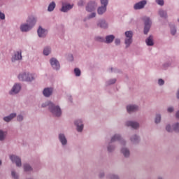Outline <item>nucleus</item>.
<instances>
[{
	"label": "nucleus",
	"mask_w": 179,
	"mask_h": 179,
	"mask_svg": "<svg viewBox=\"0 0 179 179\" xmlns=\"http://www.w3.org/2000/svg\"><path fill=\"white\" fill-rule=\"evenodd\" d=\"M48 111L55 117H61L62 115V110L59 105H57L51 101H46L41 104V108H47Z\"/></svg>",
	"instance_id": "nucleus-1"
},
{
	"label": "nucleus",
	"mask_w": 179,
	"mask_h": 179,
	"mask_svg": "<svg viewBox=\"0 0 179 179\" xmlns=\"http://www.w3.org/2000/svg\"><path fill=\"white\" fill-rule=\"evenodd\" d=\"M36 78V74L29 72H22L18 75V80L20 81L32 82Z\"/></svg>",
	"instance_id": "nucleus-2"
},
{
	"label": "nucleus",
	"mask_w": 179,
	"mask_h": 179,
	"mask_svg": "<svg viewBox=\"0 0 179 179\" xmlns=\"http://www.w3.org/2000/svg\"><path fill=\"white\" fill-rule=\"evenodd\" d=\"M124 44H125V48H128L131 46V45L133 43V36H134V32L132 31H127L124 32Z\"/></svg>",
	"instance_id": "nucleus-3"
},
{
	"label": "nucleus",
	"mask_w": 179,
	"mask_h": 179,
	"mask_svg": "<svg viewBox=\"0 0 179 179\" xmlns=\"http://www.w3.org/2000/svg\"><path fill=\"white\" fill-rule=\"evenodd\" d=\"M143 23H144L143 34L145 35H148L152 27V21L150 19V17H146L143 18Z\"/></svg>",
	"instance_id": "nucleus-4"
},
{
	"label": "nucleus",
	"mask_w": 179,
	"mask_h": 179,
	"mask_svg": "<svg viewBox=\"0 0 179 179\" xmlns=\"http://www.w3.org/2000/svg\"><path fill=\"white\" fill-rule=\"evenodd\" d=\"M139 110L140 106L138 104L129 103L126 106V111L129 115L136 113Z\"/></svg>",
	"instance_id": "nucleus-5"
},
{
	"label": "nucleus",
	"mask_w": 179,
	"mask_h": 179,
	"mask_svg": "<svg viewBox=\"0 0 179 179\" xmlns=\"http://www.w3.org/2000/svg\"><path fill=\"white\" fill-rule=\"evenodd\" d=\"M57 139L62 148H66L68 145V139L64 133H59L57 135Z\"/></svg>",
	"instance_id": "nucleus-6"
},
{
	"label": "nucleus",
	"mask_w": 179,
	"mask_h": 179,
	"mask_svg": "<svg viewBox=\"0 0 179 179\" xmlns=\"http://www.w3.org/2000/svg\"><path fill=\"white\" fill-rule=\"evenodd\" d=\"M73 124L76 127V129L78 132L81 133L84 130V122L82 119H77L73 121Z\"/></svg>",
	"instance_id": "nucleus-7"
},
{
	"label": "nucleus",
	"mask_w": 179,
	"mask_h": 179,
	"mask_svg": "<svg viewBox=\"0 0 179 179\" xmlns=\"http://www.w3.org/2000/svg\"><path fill=\"white\" fill-rule=\"evenodd\" d=\"M50 64L51 66V68L56 71H58L60 70L61 66L59 62L55 57H52L49 60Z\"/></svg>",
	"instance_id": "nucleus-8"
},
{
	"label": "nucleus",
	"mask_w": 179,
	"mask_h": 179,
	"mask_svg": "<svg viewBox=\"0 0 179 179\" xmlns=\"http://www.w3.org/2000/svg\"><path fill=\"white\" fill-rule=\"evenodd\" d=\"M124 125L127 127H131L134 130H138L141 127V124L137 121L128 120L125 122Z\"/></svg>",
	"instance_id": "nucleus-9"
},
{
	"label": "nucleus",
	"mask_w": 179,
	"mask_h": 179,
	"mask_svg": "<svg viewBox=\"0 0 179 179\" xmlns=\"http://www.w3.org/2000/svg\"><path fill=\"white\" fill-rule=\"evenodd\" d=\"M98 4L95 1H90L85 6V10L87 13L94 12L96 9Z\"/></svg>",
	"instance_id": "nucleus-10"
},
{
	"label": "nucleus",
	"mask_w": 179,
	"mask_h": 179,
	"mask_svg": "<svg viewBox=\"0 0 179 179\" xmlns=\"http://www.w3.org/2000/svg\"><path fill=\"white\" fill-rule=\"evenodd\" d=\"M9 158L10 160H11V162L15 163V166L17 167L22 166V159L19 156L16 155H10Z\"/></svg>",
	"instance_id": "nucleus-11"
},
{
	"label": "nucleus",
	"mask_w": 179,
	"mask_h": 179,
	"mask_svg": "<svg viewBox=\"0 0 179 179\" xmlns=\"http://www.w3.org/2000/svg\"><path fill=\"white\" fill-rule=\"evenodd\" d=\"M74 4H71L66 2H62V8H60V11L62 13H68L71 9L73 8Z\"/></svg>",
	"instance_id": "nucleus-12"
},
{
	"label": "nucleus",
	"mask_w": 179,
	"mask_h": 179,
	"mask_svg": "<svg viewBox=\"0 0 179 179\" xmlns=\"http://www.w3.org/2000/svg\"><path fill=\"white\" fill-rule=\"evenodd\" d=\"M147 4H148L147 0H142L141 1H138V3H136L134 5L133 8L135 10H143L145 8V7Z\"/></svg>",
	"instance_id": "nucleus-13"
},
{
	"label": "nucleus",
	"mask_w": 179,
	"mask_h": 179,
	"mask_svg": "<svg viewBox=\"0 0 179 179\" xmlns=\"http://www.w3.org/2000/svg\"><path fill=\"white\" fill-rule=\"evenodd\" d=\"M120 154L126 159H128L131 157V150L130 148L127 146H123L120 148Z\"/></svg>",
	"instance_id": "nucleus-14"
},
{
	"label": "nucleus",
	"mask_w": 179,
	"mask_h": 179,
	"mask_svg": "<svg viewBox=\"0 0 179 179\" xmlns=\"http://www.w3.org/2000/svg\"><path fill=\"white\" fill-rule=\"evenodd\" d=\"M96 27L102 29H108L109 24L105 19H101L96 22Z\"/></svg>",
	"instance_id": "nucleus-15"
},
{
	"label": "nucleus",
	"mask_w": 179,
	"mask_h": 179,
	"mask_svg": "<svg viewBox=\"0 0 179 179\" xmlns=\"http://www.w3.org/2000/svg\"><path fill=\"white\" fill-rule=\"evenodd\" d=\"M22 89V86L20 83H15L14 84V86H13V88H11V90L8 92L10 95H15L18 94Z\"/></svg>",
	"instance_id": "nucleus-16"
},
{
	"label": "nucleus",
	"mask_w": 179,
	"mask_h": 179,
	"mask_svg": "<svg viewBox=\"0 0 179 179\" xmlns=\"http://www.w3.org/2000/svg\"><path fill=\"white\" fill-rule=\"evenodd\" d=\"M22 59V50L14 52V55L11 57V62L15 63L16 61H20Z\"/></svg>",
	"instance_id": "nucleus-17"
},
{
	"label": "nucleus",
	"mask_w": 179,
	"mask_h": 179,
	"mask_svg": "<svg viewBox=\"0 0 179 179\" xmlns=\"http://www.w3.org/2000/svg\"><path fill=\"white\" fill-rule=\"evenodd\" d=\"M129 141L133 145H137L141 142V137L138 134H134L130 136Z\"/></svg>",
	"instance_id": "nucleus-18"
},
{
	"label": "nucleus",
	"mask_w": 179,
	"mask_h": 179,
	"mask_svg": "<svg viewBox=\"0 0 179 179\" xmlns=\"http://www.w3.org/2000/svg\"><path fill=\"white\" fill-rule=\"evenodd\" d=\"M37 22V17L34 16H29L27 19V24L33 29Z\"/></svg>",
	"instance_id": "nucleus-19"
},
{
	"label": "nucleus",
	"mask_w": 179,
	"mask_h": 179,
	"mask_svg": "<svg viewBox=\"0 0 179 179\" xmlns=\"http://www.w3.org/2000/svg\"><path fill=\"white\" fill-rule=\"evenodd\" d=\"M16 117H17V113H13L11 114L3 117V121H4L6 123H10Z\"/></svg>",
	"instance_id": "nucleus-20"
},
{
	"label": "nucleus",
	"mask_w": 179,
	"mask_h": 179,
	"mask_svg": "<svg viewBox=\"0 0 179 179\" xmlns=\"http://www.w3.org/2000/svg\"><path fill=\"white\" fill-rule=\"evenodd\" d=\"M106 150L108 153H113L116 150V145L109 141L106 145Z\"/></svg>",
	"instance_id": "nucleus-21"
},
{
	"label": "nucleus",
	"mask_w": 179,
	"mask_h": 179,
	"mask_svg": "<svg viewBox=\"0 0 179 179\" xmlns=\"http://www.w3.org/2000/svg\"><path fill=\"white\" fill-rule=\"evenodd\" d=\"M48 31L45 29H43L42 27H39L38 29V36H39V38H44L46 37Z\"/></svg>",
	"instance_id": "nucleus-22"
},
{
	"label": "nucleus",
	"mask_w": 179,
	"mask_h": 179,
	"mask_svg": "<svg viewBox=\"0 0 179 179\" xmlns=\"http://www.w3.org/2000/svg\"><path fill=\"white\" fill-rule=\"evenodd\" d=\"M53 93V88L52 87H46L44 88L43 90V95L45 97H50L52 95Z\"/></svg>",
	"instance_id": "nucleus-23"
},
{
	"label": "nucleus",
	"mask_w": 179,
	"mask_h": 179,
	"mask_svg": "<svg viewBox=\"0 0 179 179\" xmlns=\"http://www.w3.org/2000/svg\"><path fill=\"white\" fill-rule=\"evenodd\" d=\"M32 29L33 28H31V26L29 25V24H27V22L21 24V26H20V30H21V31L22 32H28L31 31Z\"/></svg>",
	"instance_id": "nucleus-24"
},
{
	"label": "nucleus",
	"mask_w": 179,
	"mask_h": 179,
	"mask_svg": "<svg viewBox=\"0 0 179 179\" xmlns=\"http://www.w3.org/2000/svg\"><path fill=\"white\" fill-rule=\"evenodd\" d=\"M146 45L153 46L155 45L154 36L150 35L145 41Z\"/></svg>",
	"instance_id": "nucleus-25"
},
{
	"label": "nucleus",
	"mask_w": 179,
	"mask_h": 179,
	"mask_svg": "<svg viewBox=\"0 0 179 179\" xmlns=\"http://www.w3.org/2000/svg\"><path fill=\"white\" fill-rule=\"evenodd\" d=\"M115 39V36L114 35H108L105 37L104 43L106 44H111Z\"/></svg>",
	"instance_id": "nucleus-26"
},
{
	"label": "nucleus",
	"mask_w": 179,
	"mask_h": 179,
	"mask_svg": "<svg viewBox=\"0 0 179 179\" xmlns=\"http://www.w3.org/2000/svg\"><path fill=\"white\" fill-rule=\"evenodd\" d=\"M122 136L120 134H115L110 137V142L115 143L116 141H118L121 139V137Z\"/></svg>",
	"instance_id": "nucleus-27"
},
{
	"label": "nucleus",
	"mask_w": 179,
	"mask_h": 179,
	"mask_svg": "<svg viewBox=\"0 0 179 179\" xmlns=\"http://www.w3.org/2000/svg\"><path fill=\"white\" fill-rule=\"evenodd\" d=\"M162 120V115L160 113L155 114V118H154V122L155 124L158 125L161 124Z\"/></svg>",
	"instance_id": "nucleus-28"
},
{
	"label": "nucleus",
	"mask_w": 179,
	"mask_h": 179,
	"mask_svg": "<svg viewBox=\"0 0 179 179\" xmlns=\"http://www.w3.org/2000/svg\"><path fill=\"white\" fill-rule=\"evenodd\" d=\"M52 53V48L50 46H45L43 50V55L44 56H49Z\"/></svg>",
	"instance_id": "nucleus-29"
},
{
	"label": "nucleus",
	"mask_w": 179,
	"mask_h": 179,
	"mask_svg": "<svg viewBox=\"0 0 179 179\" xmlns=\"http://www.w3.org/2000/svg\"><path fill=\"white\" fill-rule=\"evenodd\" d=\"M107 11V7L101 6L99 7L96 10L97 14L99 15H103L104 13H106Z\"/></svg>",
	"instance_id": "nucleus-30"
},
{
	"label": "nucleus",
	"mask_w": 179,
	"mask_h": 179,
	"mask_svg": "<svg viewBox=\"0 0 179 179\" xmlns=\"http://www.w3.org/2000/svg\"><path fill=\"white\" fill-rule=\"evenodd\" d=\"M158 15L162 18H164V19H167L168 18L167 11H166V10L162 9V8L158 10Z\"/></svg>",
	"instance_id": "nucleus-31"
},
{
	"label": "nucleus",
	"mask_w": 179,
	"mask_h": 179,
	"mask_svg": "<svg viewBox=\"0 0 179 179\" xmlns=\"http://www.w3.org/2000/svg\"><path fill=\"white\" fill-rule=\"evenodd\" d=\"M172 66V62H166L162 64V69L166 71L169 69V68Z\"/></svg>",
	"instance_id": "nucleus-32"
},
{
	"label": "nucleus",
	"mask_w": 179,
	"mask_h": 179,
	"mask_svg": "<svg viewBox=\"0 0 179 179\" xmlns=\"http://www.w3.org/2000/svg\"><path fill=\"white\" fill-rule=\"evenodd\" d=\"M56 8V3L55 1H52L51 3H49L47 10L48 12H52L55 10Z\"/></svg>",
	"instance_id": "nucleus-33"
},
{
	"label": "nucleus",
	"mask_w": 179,
	"mask_h": 179,
	"mask_svg": "<svg viewBox=\"0 0 179 179\" xmlns=\"http://www.w3.org/2000/svg\"><path fill=\"white\" fill-rule=\"evenodd\" d=\"M170 33L172 36H176L177 34V27L175 24L170 25Z\"/></svg>",
	"instance_id": "nucleus-34"
},
{
	"label": "nucleus",
	"mask_w": 179,
	"mask_h": 179,
	"mask_svg": "<svg viewBox=\"0 0 179 179\" xmlns=\"http://www.w3.org/2000/svg\"><path fill=\"white\" fill-rule=\"evenodd\" d=\"M117 83V79L116 78H111L106 81L105 85L106 87L113 85Z\"/></svg>",
	"instance_id": "nucleus-35"
},
{
	"label": "nucleus",
	"mask_w": 179,
	"mask_h": 179,
	"mask_svg": "<svg viewBox=\"0 0 179 179\" xmlns=\"http://www.w3.org/2000/svg\"><path fill=\"white\" fill-rule=\"evenodd\" d=\"M24 171L25 172H31L33 171V168L29 164H24L23 165Z\"/></svg>",
	"instance_id": "nucleus-36"
},
{
	"label": "nucleus",
	"mask_w": 179,
	"mask_h": 179,
	"mask_svg": "<svg viewBox=\"0 0 179 179\" xmlns=\"http://www.w3.org/2000/svg\"><path fill=\"white\" fill-rule=\"evenodd\" d=\"M7 132L0 129V141H5L6 138Z\"/></svg>",
	"instance_id": "nucleus-37"
},
{
	"label": "nucleus",
	"mask_w": 179,
	"mask_h": 179,
	"mask_svg": "<svg viewBox=\"0 0 179 179\" xmlns=\"http://www.w3.org/2000/svg\"><path fill=\"white\" fill-rule=\"evenodd\" d=\"M11 178L13 179H20V175L14 169L11 170Z\"/></svg>",
	"instance_id": "nucleus-38"
},
{
	"label": "nucleus",
	"mask_w": 179,
	"mask_h": 179,
	"mask_svg": "<svg viewBox=\"0 0 179 179\" xmlns=\"http://www.w3.org/2000/svg\"><path fill=\"white\" fill-rule=\"evenodd\" d=\"M173 130L174 132L179 134V122H175L173 124Z\"/></svg>",
	"instance_id": "nucleus-39"
},
{
	"label": "nucleus",
	"mask_w": 179,
	"mask_h": 179,
	"mask_svg": "<svg viewBox=\"0 0 179 179\" xmlns=\"http://www.w3.org/2000/svg\"><path fill=\"white\" fill-rule=\"evenodd\" d=\"M108 179H120V177L117 174L110 173L106 176Z\"/></svg>",
	"instance_id": "nucleus-40"
},
{
	"label": "nucleus",
	"mask_w": 179,
	"mask_h": 179,
	"mask_svg": "<svg viewBox=\"0 0 179 179\" xmlns=\"http://www.w3.org/2000/svg\"><path fill=\"white\" fill-rule=\"evenodd\" d=\"M94 41L99 43H104L105 38L103 36H96L94 38Z\"/></svg>",
	"instance_id": "nucleus-41"
},
{
	"label": "nucleus",
	"mask_w": 179,
	"mask_h": 179,
	"mask_svg": "<svg viewBox=\"0 0 179 179\" xmlns=\"http://www.w3.org/2000/svg\"><path fill=\"white\" fill-rule=\"evenodd\" d=\"M118 142L121 145H122V147H126L127 144V141L122 136L120 138Z\"/></svg>",
	"instance_id": "nucleus-42"
},
{
	"label": "nucleus",
	"mask_w": 179,
	"mask_h": 179,
	"mask_svg": "<svg viewBox=\"0 0 179 179\" xmlns=\"http://www.w3.org/2000/svg\"><path fill=\"white\" fill-rule=\"evenodd\" d=\"M75 76L76 77H80L81 76V71L80 69L78 68H75L73 70Z\"/></svg>",
	"instance_id": "nucleus-43"
},
{
	"label": "nucleus",
	"mask_w": 179,
	"mask_h": 179,
	"mask_svg": "<svg viewBox=\"0 0 179 179\" xmlns=\"http://www.w3.org/2000/svg\"><path fill=\"white\" fill-rule=\"evenodd\" d=\"M166 131H168V132H169V133H172V132H173V125L171 126V124H167L166 126Z\"/></svg>",
	"instance_id": "nucleus-44"
},
{
	"label": "nucleus",
	"mask_w": 179,
	"mask_h": 179,
	"mask_svg": "<svg viewBox=\"0 0 179 179\" xmlns=\"http://www.w3.org/2000/svg\"><path fill=\"white\" fill-rule=\"evenodd\" d=\"M175 107L173 106H169L166 108V111L168 113H173L175 112Z\"/></svg>",
	"instance_id": "nucleus-45"
},
{
	"label": "nucleus",
	"mask_w": 179,
	"mask_h": 179,
	"mask_svg": "<svg viewBox=\"0 0 179 179\" xmlns=\"http://www.w3.org/2000/svg\"><path fill=\"white\" fill-rule=\"evenodd\" d=\"M108 0H100V3L101 6L106 7L107 8L108 5Z\"/></svg>",
	"instance_id": "nucleus-46"
},
{
	"label": "nucleus",
	"mask_w": 179,
	"mask_h": 179,
	"mask_svg": "<svg viewBox=\"0 0 179 179\" xmlns=\"http://www.w3.org/2000/svg\"><path fill=\"white\" fill-rule=\"evenodd\" d=\"M157 85L160 87H162L165 85V80H163L162 78H159L157 80Z\"/></svg>",
	"instance_id": "nucleus-47"
},
{
	"label": "nucleus",
	"mask_w": 179,
	"mask_h": 179,
	"mask_svg": "<svg viewBox=\"0 0 179 179\" xmlns=\"http://www.w3.org/2000/svg\"><path fill=\"white\" fill-rule=\"evenodd\" d=\"M24 120V117L23 115L20 114L18 115H17V122H21Z\"/></svg>",
	"instance_id": "nucleus-48"
},
{
	"label": "nucleus",
	"mask_w": 179,
	"mask_h": 179,
	"mask_svg": "<svg viewBox=\"0 0 179 179\" xmlns=\"http://www.w3.org/2000/svg\"><path fill=\"white\" fill-rule=\"evenodd\" d=\"M106 176V173L103 171H99V174H98V177L100 179L104 178Z\"/></svg>",
	"instance_id": "nucleus-49"
},
{
	"label": "nucleus",
	"mask_w": 179,
	"mask_h": 179,
	"mask_svg": "<svg viewBox=\"0 0 179 179\" xmlns=\"http://www.w3.org/2000/svg\"><path fill=\"white\" fill-rule=\"evenodd\" d=\"M85 5V2L83 0H79L77 3V6L78 7H84Z\"/></svg>",
	"instance_id": "nucleus-50"
},
{
	"label": "nucleus",
	"mask_w": 179,
	"mask_h": 179,
	"mask_svg": "<svg viewBox=\"0 0 179 179\" xmlns=\"http://www.w3.org/2000/svg\"><path fill=\"white\" fill-rule=\"evenodd\" d=\"M96 17V13L94 11L91 13L88 16L87 19L91 20Z\"/></svg>",
	"instance_id": "nucleus-51"
},
{
	"label": "nucleus",
	"mask_w": 179,
	"mask_h": 179,
	"mask_svg": "<svg viewBox=\"0 0 179 179\" xmlns=\"http://www.w3.org/2000/svg\"><path fill=\"white\" fill-rule=\"evenodd\" d=\"M155 3L160 6H164L165 3L164 0H155Z\"/></svg>",
	"instance_id": "nucleus-52"
},
{
	"label": "nucleus",
	"mask_w": 179,
	"mask_h": 179,
	"mask_svg": "<svg viewBox=\"0 0 179 179\" xmlns=\"http://www.w3.org/2000/svg\"><path fill=\"white\" fill-rule=\"evenodd\" d=\"M108 72L109 73H118V72H120V71L116 68L111 67V68L108 69Z\"/></svg>",
	"instance_id": "nucleus-53"
},
{
	"label": "nucleus",
	"mask_w": 179,
	"mask_h": 179,
	"mask_svg": "<svg viewBox=\"0 0 179 179\" xmlns=\"http://www.w3.org/2000/svg\"><path fill=\"white\" fill-rule=\"evenodd\" d=\"M114 43L116 46H119L121 44V40L120 38H115Z\"/></svg>",
	"instance_id": "nucleus-54"
},
{
	"label": "nucleus",
	"mask_w": 179,
	"mask_h": 179,
	"mask_svg": "<svg viewBox=\"0 0 179 179\" xmlns=\"http://www.w3.org/2000/svg\"><path fill=\"white\" fill-rule=\"evenodd\" d=\"M67 59L69 62H73L74 60V57H73V55H71V54L69 55Z\"/></svg>",
	"instance_id": "nucleus-55"
},
{
	"label": "nucleus",
	"mask_w": 179,
	"mask_h": 179,
	"mask_svg": "<svg viewBox=\"0 0 179 179\" xmlns=\"http://www.w3.org/2000/svg\"><path fill=\"white\" fill-rule=\"evenodd\" d=\"M176 98L177 100H179V87L176 91Z\"/></svg>",
	"instance_id": "nucleus-56"
},
{
	"label": "nucleus",
	"mask_w": 179,
	"mask_h": 179,
	"mask_svg": "<svg viewBox=\"0 0 179 179\" xmlns=\"http://www.w3.org/2000/svg\"><path fill=\"white\" fill-rule=\"evenodd\" d=\"M175 117H176V119L179 120V110H178L176 112Z\"/></svg>",
	"instance_id": "nucleus-57"
},
{
	"label": "nucleus",
	"mask_w": 179,
	"mask_h": 179,
	"mask_svg": "<svg viewBox=\"0 0 179 179\" xmlns=\"http://www.w3.org/2000/svg\"><path fill=\"white\" fill-rule=\"evenodd\" d=\"M69 101L71 103L73 102V99H72L71 96H69Z\"/></svg>",
	"instance_id": "nucleus-58"
},
{
	"label": "nucleus",
	"mask_w": 179,
	"mask_h": 179,
	"mask_svg": "<svg viewBox=\"0 0 179 179\" xmlns=\"http://www.w3.org/2000/svg\"><path fill=\"white\" fill-rule=\"evenodd\" d=\"M157 179H164V178H163V177H162V176H159V177L157 178Z\"/></svg>",
	"instance_id": "nucleus-59"
},
{
	"label": "nucleus",
	"mask_w": 179,
	"mask_h": 179,
	"mask_svg": "<svg viewBox=\"0 0 179 179\" xmlns=\"http://www.w3.org/2000/svg\"><path fill=\"white\" fill-rule=\"evenodd\" d=\"M27 179H35V178H28Z\"/></svg>",
	"instance_id": "nucleus-60"
},
{
	"label": "nucleus",
	"mask_w": 179,
	"mask_h": 179,
	"mask_svg": "<svg viewBox=\"0 0 179 179\" xmlns=\"http://www.w3.org/2000/svg\"><path fill=\"white\" fill-rule=\"evenodd\" d=\"M178 22H179V19H178Z\"/></svg>",
	"instance_id": "nucleus-61"
},
{
	"label": "nucleus",
	"mask_w": 179,
	"mask_h": 179,
	"mask_svg": "<svg viewBox=\"0 0 179 179\" xmlns=\"http://www.w3.org/2000/svg\"><path fill=\"white\" fill-rule=\"evenodd\" d=\"M178 108H179V103H178Z\"/></svg>",
	"instance_id": "nucleus-62"
}]
</instances>
